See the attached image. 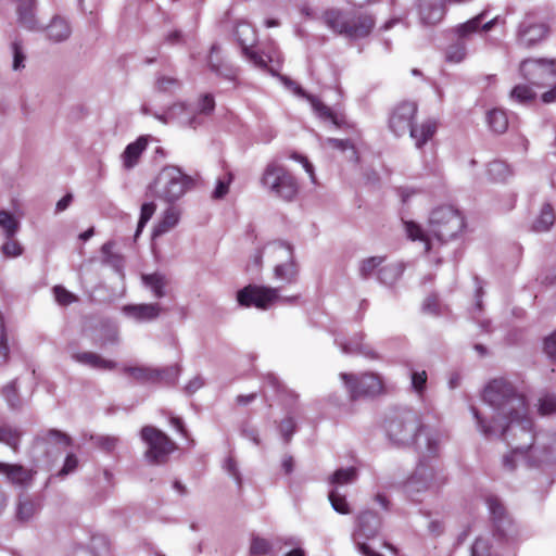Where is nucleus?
Masks as SVG:
<instances>
[{"mask_svg": "<svg viewBox=\"0 0 556 556\" xmlns=\"http://www.w3.org/2000/svg\"><path fill=\"white\" fill-rule=\"evenodd\" d=\"M490 128L497 134H503L508 127L506 112L500 109L491 110L486 115Z\"/></svg>", "mask_w": 556, "mask_h": 556, "instance_id": "39", "label": "nucleus"}, {"mask_svg": "<svg viewBox=\"0 0 556 556\" xmlns=\"http://www.w3.org/2000/svg\"><path fill=\"white\" fill-rule=\"evenodd\" d=\"M179 86V81L176 78L169 76H160L155 83L156 90L162 92H173L178 89Z\"/></svg>", "mask_w": 556, "mask_h": 556, "instance_id": "52", "label": "nucleus"}, {"mask_svg": "<svg viewBox=\"0 0 556 556\" xmlns=\"http://www.w3.org/2000/svg\"><path fill=\"white\" fill-rule=\"evenodd\" d=\"M387 434L397 445L416 442L420 453L433 456L438 453L442 434L432 429L424 428L416 413L406 410L396 414L387 422Z\"/></svg>", "mask_w": 556, "mask_h": 556, "instance_id": "3", "label": "nucleus"}, {"mask_svg": "<svg viewBox=\"0 0 556 556\" xmlns=\"http://www.w3.org/2000/svg\"><path fill=\"white\" fill-rule=\"evenodd\" d=\"M323 144H327L330 148L341 150L342 152H348L349 153L348 159L351 161L356 162L358 159L355 148L350 143L349 140L328 138L325 140V142Z\"/></svg>", "mask_w": 556, "mask_h": 556, "instance_id": "47", "label": "nucleus"}, {"mask_svg": "<svg viewBox=\"0 0 556 556\" xmlns=\"http://www.w3.org/2000/svg\"><path fill=\"white\" fill-rule=\"evenodd\" d=\"M141 440L147 446L146 457L152 464H162L176 448L175 443L161 430L146 426L141 430Z\"/></svg>", "mask_w": 556, "mask_h": 556, "instance_id": "9", "label": "nucleus"}, {"mask_svg": "<svg viewBox=\"0 0 556 556\" xmlns=\"http://www.w3.org/2000/svg\"><path fill=\"white\" fill-rule=\"evenodd\" d=\"M260 184L269 194L286 201L293 200L299 191L296 179L276 159L265 165Z\"/></svg>", "mask_w": 556, "mask_h": 556, "instance_id": "6", "label": "nucleus"}, {"mask_svg": "<svg viewBox=\"0 0 556 556\" xmlns=\"http://www.w3.org/2000/svg\"><path fill=\"white\" fill-rule=\"evenodd\" d=\"M180 215L181 212L177 206H167L162 213L161 218L159 219L156 225L153 227L152 236L154 238L160 237L172 230L174 227L178 225Z\"/></svg>", "mask_w": 556, "mask_h": 556, "instance_id": "25", "label": "nucleus"}, {"mask_svg": "<svg viewBox=\"0 0 556 556\" xmlns=\"http://www.w3.org/2000/svg\"><path fill=\"white\" fill-rule=\"evenodd\" d=\"M465 227L464 217L453 206H440L434 208L429 217V235L414 222L405 223L407 237L413 240H419L424 244V250L431 249V237L445 242L458 236Z\"/></svg>", "mask_w": 556, "mask_h": 556, "instance_id": "4", "label": "nucleus"}, {"mask_svg": "<svg viewBox=\"0 0 556 556\" xmlns=\"http://www.w3.org/2000/svg\"><path fill=\"white\" fill-rule=\"evenodd\" d=\"M416 112L417 105L414 102H402L396 105L389 119L390 130L397 137L410 131Z\"/></svg>", "mask_w": 556, "mask_h": 556, "instance_id": "17", "label": "nucleus"}, {"mask_svg": "<svg viewBox=\"0 0 556 556\" xmlns=\"http://www.w3.org/2000/svg\"><path fill=\"white\" fill-rule=\"evenodd\" d=\"M340 378L351 399H357L363 395L374 396L380 394L383 390L381 377L374 372H365L361 376L342 372Z\"/></svg>", "mask_w": 556, "mask_h": 556, "instance_id": "10", "label": "nucleus"}, {"mask_svg": "<svg viewBox=\"0 0 556 556\" xmlns=\"http://www.w3.org/2000/svg\"><path fill=\"white\" fill-rule=\"evenodd\" d=\"M18 23L29 30H40L41 27L38 25L35 18V1L34 0H13Z\"/></svg>", "mask_w": 556, "mask_h": 556, "instance_id": "24", "label": "nucleus"}, {"mask_svg": "<svg viewBox=\"0 0 556 556\" xmlns=\"http://www.w3.org/2000/svg\"><path fill=\"white\" fill-rule=\"evenodd\" d=\"M13 53L12 68L14 71H21L25 67L26 54L21 42L14 41L11 46Z\"/></svg>", "mask_w": 556, "mask_h": 556, "instance_id": "49", "label": "nucleus"}, {"mask_svg": "<svg viewBox=\"0 0 556 556\" xmlns=\"http://www.w3.org/2000/svg\"><path fill=\"white\" fill-rule=\"evenodd\" d=\"M281 80L285 84V86L294 94L305 97L309 101L314 112L317 114L319 118L330 122L336 126L341 125V123L343 122L342 117H340L337 113H334L324 103H321L317 98L306 94L300 86H298L294 81L290 80L287 77H281Z\"/></svg>", "mask_w": 556, "mask_h": 556, "instance_id": "18", "label": "nucleus"}, {"mask_svg": "<svg viewBox=\"0 0 556 556\" xmlns=\"http://www.w3.org/2000/svg\"><path fill=\"white\" fill-rule=\"evenodd\" d=\"M190 106L194 110L195 114L199 116V126H201L205 117L211 115L215 109V100L213 94L204 93L200 96L198 101L194 104H190Z\"/></svg>", "mask_w": 556, "mask_h": 556, "instance_id": "34", "label": "nucleus"}, {"mask_svg": "<svg viewBox=\"0 0 556 556\" xmlns=\"http://www.w3.org/2000/svg\"><path fill=\"white\" fill-rule=\"evenodd\" d=\"M153 116L164 124L177 123L180 126L190 127L193 129L199 127V116L195 114L190 104L187 105L182 102L175 103L164 113H155Z\"/></svg>", "mask_w": 556, "mask_h": 556, "instance_id": "14", "label": "nucleus"}, {"mask_svg": "<svg viewBox=\"0 0 556 556\" xmlns=\"http://www.w3.org/2000/svg\"><path fill=\"white\" fill-rule=\"evenodd\" d=\"M483 401L492 409L489 416L475 407L470 410L481 434L502 435L511 446L503 457L505 468L513 470L518 462L542 469L556 465V434L533 433L526 397L509 381L504 378L490 381L483 390Z\"/></svg>", "mask_w": 556, "mask_h": 556, "instance_id": "1", "label": "nucleus"}, {"mask_svg": "<svg viewBox=\"0 0 556 556\" xmlns=\"http://www.w3.org/2000/svg\"><path fill=\"white\" fill-rule=\"evenodd\" d=\"M22 431L15 427L1 426L0 427V443L8 445L14 452L18 451Z\"/></svg>", "mask_w": 556, "mask_h": 556, "instance_id": "37", "label": "nucleus"}, {"mask_svg": "<svg viewBox=\"0 0 556 556\" xmlns=\"http://www.w3.org/2000/svg\"><path fill=\"white\" fill-rule=\"evenodd\" d=\"M555 222V215L553 207L549 204H544L540 211L539 216L532 224V230L534 232H545L551 229Z\"/></svg>", "mask_w": 556, "mask_h": 556, "instance_id": "35", "label": "nucleus"}, {"mask_svg": "<svg viewBox=\"0 0 556 556\" xmlns=\"http://www.w3.org/2000/svg\"><path fill=\"white\" fill-rule=\"evenodd\" d=\"M40 508L41 505L38 501L21 494L16 503V518L22 522H27L39 513Z\"/></svg>", "mask_w": 556, "mask_h": 556, "instance_id": "27", "label": "nucleus"}, {"mask_svg": "<svg viewBox=\"0 0 556 556\" xmlns=\"http://www.w3.org/2000/svg\"><path fill=\"white\" fill-rule=\"evenodd\" d=\"M427 372L425 370L421 371H413L410 376V383L413 390L418 394L421 395L426 389L427 383Z\"/></svg>", "mask_w": 556, "mask_h": 556, "instance_id": "54", "label": "nucleus"}, {"mask_svg": "<svg viewBox=\"0 0 556 556\" xmlns=\"http://www.w3.org/2000/svg\"><path fill=\"white\" fill-rule=\"evenodd\" d=\"M519 71L535 87H544L556 77L555 60L528 59L521 62Z\"/></svg>", "mask_w": 556, "mask_h": 556, "instance_id": "13", "label": "nucleus"}, {"mask_svg": "<svg viewBox=\"0 0 556 556\" xmlns=\"http://www.w3.org/2000/svg\"><path fill=\"white\" fill-rule=\"evenodd\" d=\"M123 372L140 382H156L163 371L147 366H125Z\"/></svg>", "mask_w": 556, "mask_h": 556, "instance_id": "29", "label": "nucleus"}, {"mask_svg": "<svg viewBox=\"0 0 556 556\" xmlns=\"http://www.w3.org/2000/svg\"><path fill=\"white\" fill-rule=\"evenodd\" d=\"M323 21L325 23V25L331 29L332 31L337 33V34H340L341 35V30L339 29V27L341 25H344L346 26V23L349 21L350 17H348L346 15H344L341 11L339 10H336V9H330V10H327L324 12L323 14Z\"/></svg>", "mask_w": 556, "mask_h": 556, "instance_id": "36", "label": "nucleus"}, {"mask_svg": "<svg viewBox=\"0 0 556 556\" xmlns=\"http://www.w3.org/2000/svg\"><path fill=\"white\" fill-rule=\"evenodd\" d=\"M204 386V379L197 375L193 378H191L187 384L185 386V392L187 394H193L198 390H200Z\"/></svg>", "mask_w": 556, "mask_h": 556, "instance_id": "62", "label": "nucleus"}, {"mask_svg": "<svg viewBox=\"0 0 556 556\" xmlns=\"http://www.w3.org/2000/svg\"><path fill=\"white\" fill-rule=\"evenodd\" d=\"M1 251L4 256L15 258L23 254L24 248L17 240L14 239V237H11L7 238L1 248Z\"/></svg>", "mask_w": 556, "mask_h": 556, "instance_id": "48", "label": "nucleus"}, {"mask_svg": "<svg viewBox=\"0 0 556 556\" xmlns=\"http://www.w3.org/2000/svg\"><path fill=\"white\" fill-rule=\"evenodd\" d=\"M428 532L432 536H439L444 532V522L440 518H433L428 523Z\"/></svg>", "mask_w": 556, "mask_h": 556, "instance_id": "61", "label": "nucleus"}, {"mask_svg": "<svg viewBox=\"0 0 556 556\" xmlns=\"http://www.w3.org/2000/svg\"><path fill=\"white\" fill-rule=\"evenodd\" d=\"M264 253L276 263L274 277L285 283L296 280L299 269L294 260L293 248L281 241L270 242L264 248Z\"/></svg>", "mask_w": 556, "mask_h": 556, "instance_id": "8", "label": "nucleus"}, {"mask_svg": "<svg viewBox=\"0 0 556 556\" xmlns=\"http://www.w3.org/2000/svg\"><path fill=\"white\" fill-rule=\"evenodd\" d=\"M235 35L242 47V51L254 65L261 68H268L273 74L279 70L281 55L277 50L273 49L268 53H258L252 50L256 41V31L251 24L248 22L238 23Z\"/></svg>", "mask_w": 556, "mask_h": 556, "instance_id": "7", "label": "nucleus"}, {"mask_svg": "<svg viewBox=\"0 0 556 556\" xmlns=\"http://www.w3.org/2000/svg\"><path fill=\"white\" fill-rule=\"evenodd\" d=\"M384 263L383 256H370L365 260H363L359 264V275L363 278H368L372 276L374 274H378V270Z\"/></svg>", "mask_w": 556, "mask_h": 556, "instance_id": "43", "label": "nucleus"}, {"mask_svg": "<svg viewBox=\"0 0 556 556\" xmlns=\"http://www.w3.org/2000/svg\"><path fill=\"white\" fill-rule=\"evenodd\" d=\"M488 173L494 180H506L513 174L509 165L503 161H494L490 163Z\"/></svg>", "mask_w": 556, "mask_h": 556, "instance_id": "45", "label": "nucleus"}, {"mask_svg": "<svg viewBox=\"0 0 556 556\" xmlns=\"http://www.w3.org/2000/svg\"><path fill=\"white\" fill-rule=\"evenodd\" d=\"M194 180L177 166H165L160 170L148 190L156 198L174 203L192 189Z\"/></svg>", "mask_w": 556, "mask_h": 556, "instance_id": "5", "label": "nucleus"}, {"mask_svg": "<svg viewBox=\"0 0 556 556\" xmlns=\"http://www.w3.org/2000/svg\"><path fill=\"white\" fill-rule=\"evenodd\" d=\"M54 296L58 303L61 305H67L75 300L74 295L71 292H68L66 289L60 286L54 288Z\"/></svg>", "mask_w": 556, "mask_h": 556, "instance_id": "58", "label": "nucleus"}, {"mask_svg": "<svg viewBox=\"0 0 556 556\" xmlns=\"http://www.w3.org/2000/svg\"><path fill=\"white\" fill-rule=\"evenodd\" d=\"M509 98L517 103L527 104L535 98V92L530 86L519 84L511 89Z\"/></svg>", "mask_w": 556, "mask_h": 556, "instance_id": "42", "label": "nucleus"}, {"mask_svg": "<svg viewBox=\"0 0 556 556\" xmlns=\"http://www.w3.org/2000/svg\"><path fill=\"white\" fill-rule=\"evenodd\" d=\"M404 267L400 263L382 264L378 270V279L386 286H393L402 276Z\"/></svg>", "mask_w": 556, "mask_h": 556, "instance_id": "33", "label": "nucleus"}, {"mask_svg": "<svg viewBox=\"0 0 556 556\" xmlns=\"http://www.w3.org/2000/svg\"><path fill=\"white\" fill-rule=\"evenodd\" d=\"M280 432L286 441H289L295 429V422L291 417L283 419L280 424Z\"/></svg>", "mask_w": 556, "mask_h": 556, "instance_id": "60", "label": "nucleus"}, {"mask_svg": "<svg viewBox=\"0 0 556 556\" xmlns=\"http://www.w3.org/2000/svg\"><path fill=\"white\" fill-rule=\"evenodd\" d=\"M143 286L151 291L152 295L156 299H161L166 295V287L168 279L161 273H153L142 275L141 277Z\"/></svg>", "mask_w": 556, "mask_h": 556, "instance_id": "30", "label": "nucleus"}, {"mask_svg": "<svg viewBox=\"0 0 556 556\" xmlns=\"http://www.w3.org/2000/svg\"><path fill=\"white\" fill-rule=\"evenodd\" d=\"M35 473L33 469L25 468L20 464L8 463L3 475L14 486L27 489L31 485Z\"/></svg>", "mask_w": 556, "mask_h": 556, "instance_id": "23", "label": "nucleus"}, {"mask_svg": "<svg viewBox=\"0 0 556 556\" xmlns=\"http://www.w3.org/2000/svg\"><path fill=\"white\" fill-rule=\"evenodd\" d=\"M548 33L549 27L545 17L536 12H530L519 24L517 39L519 45L532 47L544 40Z\"/></svg>", "mask_w": 556, "mask_h": 556, "instance_id": "11", "label": "nucleus"}, {"mask_svg": "<svg viewBox=\"0 0 556 556\" xmlns=\"http://www.w3.org/2000/svg\"><path fill=\"white\" fill-rule=\"evenodd\" d=\"M70 445V438L56 430H50L45 437L38 438L33 447L34 457L47 453V457H56L62 450Z\"/></svg>", "mask_w": 556, "mask_h": 556, "instance_id": "16", "label": "nucleus"}, {"mask_svg": "<svg viewBox=\"0 0 556 556\" xmlns=\"http://www.w3.org/2000/svg\"><path fill=\"white\" fill-rule=\"evenodd\" d=\"M357 479V470L354 467L336 470L329 478V483L337 489L340 485L353 483Z\"/></svg>", "mask_w": 556, "mask_h": 556, "instance_id": "38", "label": "nucleus"}, {"mask_svg": "<svg viewBox=\"0 0 556 556\" xmlns=\"http://www.w3.org/2000/svg\"><path fill=\"white\" fill-rule=\"evenodd\" d=\"M232 181L231 173H227L223 178H218L216 181V187L213 191V198L222 199L224 198L229 190L230 182Z\"/></svg>", "mask_w": 556, "mask_h": 556, "instance_id": "53", "label": "nucleus"}, {"mask_svg": "<svg viewBox=\"0 0 556 556\" xmlns=\"http://www.w3.org/2000/svg\"><path fill=\"white\" fill-rule=\"evenodd\" d=\"M422 311L428 314L439 313V302L435 295H430L424 301Z\"/></svg>", "mask_w": 556, "mask_h": 556, "instance_id": "64", "label": "nucleus"}, {"mask_svg": "<svg viewBox=\"0 0 556 556\" xmlns=\"http://www.w3.org/2000/svg\"><path fill=\"white\" fill-rule=\"evenodd\" d=\"M46 31L49 40L53 42H61L70 38L72 28L65 18L54 16L46 27Z\"/></svg>", "mask_w": 556, "mask_h": 556, "instance_id": "26", "label": "nucleus"}, {"mask_svg": "<svg viewBox=\"0 0 556 556\" xmlns=\"http://www.w3.org/2000/svg\"><path fill=\"white\" fill-rule=\"evenodd\" d=\"M483 14H479L476 17L458 25L455 28V34L459 39H465L469 37L471 34H475L479 30Z\"/></svg>", "mask_w": 556, "mask_h": 556, "instance_id": "44", "label": "nucleus"}, {"mask_svg": "<svg viewBox=\"0 0 556 556\" xmlns=\"http://www.w3.org/2000/svg\"><path fill=\"white\" fill-rule=\"evenodd\" d=\"M163 371L159 381H165L166 383H176L180 375L181 368L179 365H172L166 368L159 369Z\"/></svg>", "mask_w": 556, "mask_h": 556, "instance_id": "56", "label": "nucleus"}, {"mask_svg": "<svg viewBox=\"0 0 556 556\" xmlns=\"http://www.w3.org/2000/svg\"><path fill=\"white\" fill-rule=\"evenodd\" d=\"M74 359L80 364L99 370H113L116 367L115 362L105 359L92 352L77 353L74 355Z\"/></svg>", "mask_w": 556, "mask_h": 556, "instance_id": "31", "label": "nucleus"}, {"mask_svg": "<svg viewBox=\"0 0 556 556\" xmlns=\"http://www.w3.org/2000/svg\"><path fill=\"white\" fill-rule=\"evenodd\" d=\"M437 131V124L433 121H426L420 125L413 126L410 128L409 135L414 140L415 147L417 149H421L424 144H426L430 139H432L433 135Z\"/></svg>", "mask_w": 556, "mask_h": 556, "instance_id": "28", "label": "nucleus"}, {"mask_svg": "<svg viewBox=\"0 0 556 556\" xmlns=\"http://www.w3.org/2000/svg\"><path fill=\"white\" fill-rule=\"evenodd\" d=\"M155 211H156V203L153 200L144 201L141 204L140 216H139L135 238L139 237V235L142 232V230L146 227V225L148 224V222L154 215Z\"/></svg>", "mask_w": 556, "mask_h": 556, "instance_id": "41", "label": "nucleus"}, {"mask_svg": "<svg viewBox=\"0 0 556 556\" xmlns=\"http://www.w3.org/2000/svg\"><path fill=\"white\" fill-rule=\"evenodd\" d=\"M67 556H113V554L109 539L103 534H93L87 545H72Z\"/></svg>", "mask_w": 556, "mask_h": 556, "instance_id": "19", "label": "nucleus"}, {"mask_svg": "<svg viewBox=\"0 0 556 556\" xmlns=\"http://www.w3.org/2000/svg\"><path fill=\"white\" fill-rule=\"evenodd\" d=\"M4 397L8 402V404L15 408L18 405V399L16 395V384L15 381L10 382L4 389H3Z\"/></svg>", "mask_w": 556, "mask_h": 556, "instance_id": "57", "label": "nucleus"}, {"mask_svg": "<svg viewBox=\"0 0 556 556\" xmlns=\"http://www.w3.org/2000/svg\"><path fill=\"white\" fill-rule=\"evenodd\" d=\"M374 20L368 15H359L350 17L346 26L341 25L339 29L341 30V35H344L351 39H358L366 37L369 35L374 27Z\"/></svg>", "mask_w": 556, "mask_h": 556, "instance_id": "21", "label": "nucleus"}, {"mask_svg": "<svg viewBox=\"0 0 556 556\" xmlns=\"http://www.w3.org/2000/svg\"><path fill=\"white\" fill-rule=\"evenodd\" d=\"M538 410L542 416L556 413V395L546 394L540 397Z\"/></svg>", "mask_w": 556, "mask_h": 556, "instance_id": "50", "label": "nucleus"}, {"mask_svg": "<svg viewBox=\"0 0 556 556\" xmlns=\"http://www.w3.org/2000/svg\"><path fill=\"white\" fill-rule=\"evenodd\" d=\"M466 56V47L463 42L451 45L446 51V60L454 63L462 62Z\"/></svg>", "mask_w": 556, "mask_h": 556, "instance_id": "51", "label": "nucleus"}, {"mask_svg": "<svg viewBox=\"0 0 556 556\" xmlns=\"http://www.w3.org/2000/svg\"><path fill=\"white\" fill-rule=\"evenodd\" d=\"M0 228L3 230L5 238H11L18 231L20 223L13 214L8 211H0Z\"/></svg>", "mask_w": 556, "mask_h": 556, "instance_id": "40", "label": "nucleus"}, {"mask_svg": "<svg viewBox=\"0 0 556 556\" xmlns=\"http://www.w3.org/2000/svg\"><path fill=\"white\" fill-rule=\"evenodd\" d=\"M147 140L141 137L125 148L122 154V161L125 168L130 169L138 163L142 152L147 148Z\"/></svg>", "mask_w": 556, "mask_h": 556, "instance_id": "32", "label": "nucleus"}, {"mask_svg": "<svg viewBox=\"0 0 556 556\" xmlns=\"http://www.w3.org/2000/svg\"><path fill=\"white\" fill-rule=\"evenodd\" d=\"M435 472L433 467L419 464L415 472L405 483V491L413 501H417L419 493L434 488Z\"/></svg>", "mask_w": 556, "mask_h": 556, "instance_id": "15", "label": "nucleus"}, {"mask_svg": "<svg viewBox=\"0 0 556 556\" xmlns=\"http://www.w3.org/2000/svg\"><path fill=\"white\" fill-rule=\"evenodd\" d=\"M280 300L278 288L265 286L249 285L237 293L238 303L244 307L254 306L260 309H267Z\"/></svg>", "mask_w": 556, "mask_h": 556, "instance_id": "12", "label": "nucleus"}, {"mask_svg": "<svg viewBox=\"0 0 556 556\" xmlns=\"http://www.w3.org/2000/svg\"><path fill=\"white\" fill-rule=\"evenodd\" d=\"M334 342L344 354L361 355L368 359L379 358L378 352L370 344L364 342V334L362 332L355 333L349 340L337 337Z\"/></svg>", "mask_w": 556, "mask_h": 556, "instance_id": "20", "label": "nucleus"}, {"mask_svg": "<svg viewBox=\"0 0 556 556\" xmlns=\"http://www.w3.org/2000/svg\"><path fill=\"white\" fill-rule=\"evenodd\" d=\"M290 157L302 164L303 168L308 174L311 180L314 182L315 181L314 166L311 164V162L307 160V157L304 155L298 154V153L291 154Z\"/></svg>", "mask_w": 556, "mask_h": 556, "instance_id": "59", "label": "nucleus"}, {"mask_svg": "<svg viewBox=\"0 0 556 556\" xmlns=\"http://www.w3.org/2000/svg\"><path fill=\"white\" fill-rule=\"evenodd\" d=\"M544 351L551 358L556 359V331L545 339Z\"/></svg>", "mask_w": 556, "mask_h": 556, "instance_id": "63", "label": "nucleus"}, {"mask_svg": "<svg viewBox=\"0 0 556 556\" xmlns=\"http://www.w3.org/2000/svg\"><path fill=\"white\" fill-rule=\"evenodd\" d=\"M492 531H485L475 540L471 556H502L504 551L513 547L519 539V529L507 515L502 503L494 496L486 498Z\"/></svg>", "mask_w": 556, "mask_h": 556, "instance_id": "2", "label": "nucleus"}, {"mask_svg": "<svg viewBox=\"0 0 556 556\" xmlns=\"http://www.w3.org/2000/svg\"><path fill=\"white\" fill-rule=\"evenodd\" d=\"M161 311V305L157 303L126 305L123 307L124 314L137 323L155 320L160 316Z\"/></svg>", "mask_w": 556, "mask_h": 556, "instance_id": "22", "label": "nucleus"}, {"mask_svg": "<svg viewBox=\"0 0 556 556\" xmlns=\"http://www.w3.org/2000/svg\"><path fill=\"white\" fill-rule=\"evenodd\" d=\"M250 551L253 556H265L270 551V544L265 539L254 538Z\"/></svg>", "mask_w": 556, "mask_h": 556, "instance_id": "55", "label": "nucleus"}, {"mask_svg": "<svg viewBox=\"0 0 556 556\" xmlns=\"http://www.w3.org/2000/svg\"><path fill=\"white\" fill-rule=\"evenodd\" d=\"M329 501L332 506V508L342 515H348L351 513L350 505L346 501L345 495H341L337 489H331L329 491Z\"/></svg>", "mask_w": 556, "mask_h": 556, "instance_id": "46", "label": "nucleus"}]
</instances>
